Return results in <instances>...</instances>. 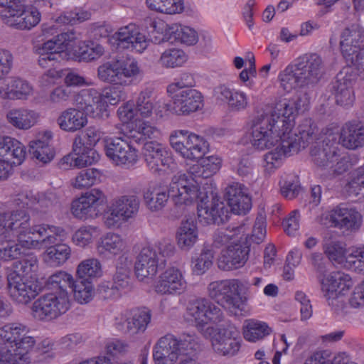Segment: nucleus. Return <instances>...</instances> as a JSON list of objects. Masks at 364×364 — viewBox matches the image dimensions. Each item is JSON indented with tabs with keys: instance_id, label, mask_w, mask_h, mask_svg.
Here are the masks:
<instances>
[{
	"instance_id": "2eb2a0df",
	"label": "nucleus",
	"mask_w": 364,
	"mask_h": 364,
	"mask_svg": "<svg viewBox=\"0 0 364 364\" xmlns=\"http://www.w3.org/2000/svg\"><path fill=\"white\" fill-rule=\"evenodd\" d=\"M74 30L63 32L47 41L39 46H36V50L39 54L38 64L42 68L48 67L49 63L58 62L63 59L66 55L68 43L76 39Z\"/></svg>"
},
{
	"instance_id": "aec40b11",
	"label": "nucleus",
	"mask_w": 364,
	"mask_h": 364,
	"mask_svg": "<svg viewBox=\"0 0 364 364\" xmlns=\"http://www.w3.org/2000/svg\"><path fill=\"white\" fill-rule=\"evenodd\" d=\"M187 282L184 272L177 267H169L158 277L154 286L160 295L176 296L186 291Z\"/></svg>"
},
{
	"instance_id": "c9c22d12",
	"label": "nucleus",
	"mask_w": 364,
	"mask_h": 364,
	"mask_svg": "<svg viewBox=\"0 0 364 364\" xmlns=\"http://www.w3.org/2000/svg\"><path fill=\"white\" fill-rule=\"evenodd\" d=\"M52 245L46 247L43 254V262L50 267H58L63 265L71 256V247L65 243Z\"/></svg>"
},
{
	"instance_id": "864d4df0",
	"label": "nucleus",
	"mask_w": 364,
	"mask_h": 364,
	"mask_svg": "<svg viewBox=\"0 0 364 364\" xmlns=\"http://www.w3.org/2000/svg\"><path fill=\"white\" fill-rule=\"evenodd\" d=\"M213 254L210 250L203 249L200 254L192 258L191 269L194 274L202 275L213 265Z\"/></svg>"
},
{
	"instance_id": "e433bc0d",
	"label": "nucleus",
	"mask_w": 364,
	"mask_h": 364,
	"mask_svg": "<svg viewBox=\"0 0 364 364\" xmlns=\"http://www.w3.org/2000/svg\"><path fill=\"white\" fill-rule=\"evenodd\" d=\"M330 91L334 95L337 105L346 107L353 104L354 96L350 78L337 75L330 86Z\"/></svg>"
},
{
	"instance_id": "052dcab7",
	"label": "nucleus",
	"mask_w": 364,
	"mask_h": 364,
	"mask_svg": "<svg viewBox=\"0 0 364 364\" xmlns=\"http://www.w3.org/2000/svg\"><path fill=\"white\" fill-rule=\"evenodd\" d=\"M347 191L355 196L364 198V165L355 169L346 186Z\"/></svg>"
},
{
	"instance_id": "20e7f679",
	"label": "nucleus",
	"mask_w": 364,
	"mask_h": 364,
	"mask_svg": "<svg viewBox=\"0 0 364 364\" xmlns=\"http://www.w3.org/2000/svg\"><path fill=\"white\" fill-rule=\"evenodd\" d=\"M324 67V62L318 54L303 55L280 73L281 85L287 92L296 87H314L323 77Z\"/></svg>"
},
{
	"instance_id": "680f3d73",
	"label": "nucleus",
	"mask_w": 364,
	"mask_h": 364,
	"mask_svg": "<svg viewBox=\"0 0 364 364\" xmlns=\"http://www.w3.org/2000/svg\"><path fill=\"white\" fill-rule=\"evenodd\" d=\"M100 176V172L97 168H92L82 170L75 177L73 186L77 189L90 187Z\"/></svg>"
},
{
	"instance_id": "a878e982",
	"label": "nucleus",
	"mask_w": 364,
	"mask_h": 364,
	"mask_svg": "<svg viewBox=\"0 0 364 364\" xmlns=\"http://www.w3.org/2000/svg\"><path fill=\"white\" fill-rule=\"evenodd\" d=\"M14 201L22 208H29L39 213H46L58 203V196L53 191L38 193L33 196L32 193L18 194Z\"/></svg>"
},
{
	"instance_id": "6e6d98bb",
	"label": "nucleus",
	"mask_w": 364,
	"mask_h": 364,
	"mask_svg": "<svg viewBox=\"0 0 364 364\" xmlns=\"http://www.w3.org/2000/svg\"><path fill=\"white\" fill-rule=\"evenodd\" d=\"M153 90L146 88L139 94L135 104V110L142 117H149L154 109Z\"/></svg>"
},
{
	"instance_id": "c756f323",
	"label": "nucleus",
	"mask_w": 364,
	"mask_h": 364,
	"mask_svg": "<svg viewBox=\"0 0 364 364\" xmlns=\"http://www.w3.org/2000/svg\"><path fill=\"white\" fill-rule=\"evenodd\" d=\"M115 35L119 48H131L141 53L148 46L145 36L141 33L136 25L133 23L122 27Z\"/></svg>"
},
{
	"instance_id": "f8f14e48",
	"label": "nucleus",
	"mask_w": 364,
	"mask_h": 364,
	"mask_svg": "<svg viewBox=\"0 0 364 364\" xmlns=\"http://www.w3.org/2000/svg\"><path fill=\"white\" fill-rule=\"evenodd\" d=\"M318 128L311 119H305L298 127V134H295L296 138L291 139L286 135L288 140L283 142L276 148L277 156H272V159H278L279 157H290L295 153H298L301 148L304 149L309 144L318 139Z\"/></svg>"
},
{
	"instance_id": "72a5a7b5",
	"label": "nucleus",
	"mask_w": 364,
	"mask_h": 364,
	"mask_svg": "<svg viewBox=\"0 0 364 364\" xmlns=\"http://www.w3.org/2000/svg\"><path fill=\"white\" fill-rule=\"evenodd\" d=\"M126 242L121 235L109 232L102 237L97 244V254L105 258H109L122 253Z\"/></svg>"
},
{
	"instance_id": "4468645a",
	"label": "nucleus",
	"mask_w": 364,
	"mask_h": 364,
	"mask_svg": "<svg viewBox=\"0 0 364 364\" xmlns=\"http://www.w3.org/2000/svg\"><path fill=\"white\" fill-rule=\"evenodd\" d=\"M107 197L99 188H92L71 203L70 212L74 218L85 220L97 217L100 213V207L106 204Z\"/></svg>"
},
{
	"instance_id": "4c0bfd02",
	"label": "nucleus",
	"mask_w": 364,
	"mask_h": 364,
	"mask_svg": "<svg viewBox=\"0 0 364 364\" xmlns=\"http://www.w3.org/2000/svg\"><path fill=\"white\" fill-rule=\"evenodd\" d=\"M198 236V228L193 220L182 221L176 235L177 245L182 250H189L197 242Z\"/></svg>"
},
{
	"instance_id": "69168bd1",
	"label": "nucleus",
	"mask_w": 364,
	"mask_h": 364,
	"mask_svg": "<svg viewBox=\"0 0 364 364\" xmlns=\"http://www.w3.org/2000/svg\"><path fill=\"white\" fill-rule=\"evenodd\" d=\"M144 156L151 159H168L171 157V151L162 144L153 141L147 142L144 146Z\"/></svg>"
},
{
	"instance_id": "39448f33",
	"label": "nucleus",
	"mask_w": 364,
	"mask_h": 364,
	"mask_svg": "<svg viewBox=\"0 0 364 364\" xmlns=\"http://www.w3.org/2000/svg\"><path fill=\"white\" fill-rule=\"evenodd\" d=\"M198 348L197 338L193 334L183 333L176 338L167 334L161 337L153 349L155 364H199L190 357Z\"/></svg>"
},
{
	"instance_id": "774afa93",
	"label": "nucleus",
	"mask_w": 364,
	"mask_h": 364,
	"mask_svg": "<svg viewBox=\"0 0 364 364\" xmlns=\"http://www.w3.org/2000/svg\"><path fill=\"white\" fill-rule=\"evenodd\" d=\"M15 267L18 273L21 272L25 275L36 272L38 269V259L34 255H28L22 260L15 264Z\"/></svg>"
},
{
	"instance_id": "473e14b6",
	"label": "nucleus",
	"mask_w": 364,
	"mask_h": 364,
	"mask_svg": "<svg viewBox=\"0 0 364 364\" xmlns=\"http://www.w3.org/2000/svg\"><path fill=\"white\" fill-rule=\"evenodd\" d=\"M340 141L349 149H356L364 145V125L360 122L346 123L342 128Z\"/></svg>"
},
{
	"instance_id": "4be33fe9",
	"label": "nucleus",
	"mask_w": 364,
	"mask_h": 364,
	"mask_svg": "<svg viewBox=\"0 0 364 364\" xmlns=\"http://www.w3.org/2000/svg\"><path fill=\"white\" fill-rule=\"evenodd\" d=\"M247 235L232 245H228L221 252L218 259V267L225 271L236 269L247 262L250 251Z\"/></svg>"
},
{
	"instance_id": "3c124183",
	"label": "nucleus",
	"mask_w": 364,
	"mask_h": 364,
	"mask_svg": "<svg viewBox=\"0 0 364 364\" xmlns=\"http://www.w3.org/2000/svg\"><path fill=\"white\" fill-rule=\"evenodd\" d=\"M146 2L151 10L167 14L180 13L183 10L182 0H146Z\"/></svg>"
},
{
	"instance_id": "de8ad7c7",
	"label": "nucleus",
	"mask_w": 364,
	"mask_h": 364,
	"mask_svg": "<svg viewBox=\"0 0 364 364\" xmlns=\"http://www.w3.org/2000/svg\"><path fill=\"white\" fill-rule=\"evenodd\" d=\"M102 266L96 258H88L82 260L77 267V274L80 279L90 280L102 275Z\"/></svg>"
},
{
	"instance_id": "1a4fd4ad",
	"label": "nucleus",
	"mask_w": 364,
	"mask_h": 364,
	"mask_svg": "<svg viewBox=\"0 0 364 364\" xmlns=\"http://www.w3.org/2000/svg\"><path fill=\"white\" fill-rule=\"evenodd\" d=\"M55 292L41 296L32 304L33 316L43 321L55 319L65 314L70 309L68 291L54 289Z\"/></svg>"
},
{
	"instance_id": "f3484780",
	"label": "nucleus",
	"mask_w": 364,
	"mask_h": 364,
	"mask_svg": "<svg viewBox=\"0 0 364 364\" xmlns=\"http://www.w3.org/2000/svg\"><path fill=\"white\" fill-rule=\"evenodd\" d=\"M172 102L165 105L166 110L177 115H188L200 109L203 107V96L193 88L182 90L167 91Z\"/></svg>"
},
{
	"instance_id": "58836bf2",
	"label": "nucleus",
	"mask_w": 364,
	"mask_h": 364,
	"mask_svg": "<svg viewBox=\"0 0 364 364\" xmlns=\"http://www.w3.org/2000/svg\"><path fill=\"white\" fill-rule=\"evenodd\" d=\"M105 152L110 159H135L137 157L136 149L122 138L107 141Z\"/></svg>"
},
{
	"instance_id": "79ce46f5",
	"label": "nucleus",
	"mask_w": 364,
	"mask_h": 364,
	"mask_svg": "<svg viewBox=\"0 0 364 364\" xmlns=\"http://www.w3.org/2000/svg\"><path fill=\"white\" fill-rule=\"evenodd\" d=\"M245 227L238 226L232 229L218 230L213 235V247L220 248L240 242L245 236Z\"/></svg>"
},
{
	"instance_id": "7ed1b4c3",
	"label": "nucleus",
	"mask_w": 364,
	"mask_h": 364,
	"mask_svg": "<svg viewBox=\"0 0 364 364\" xmlns=\"http://www.w3.org/2000/svg\"><path fill=\"white\" fill-rule=\"evenodd\" d=\"M0 364H29L36 340L26 325L9 323L0 328Z\"/></svg>"
},
{
	"instance_id": "2f4dec72",
	"label": "nucleus",
	"mask_w": 364,
	"mask_h": 364,
	"mask_svg": "<svg viewBox=\"0 0 364 364\" xmlns=\"http://www.w3.org/2000/svg\"><path fill=\"white\" fill-rule=\"evenodd\" d=\"M209 151V144L203 137L195 134L187 136L181 156L186 159H220L213 155L205 156Z\"/></svg>"
},
{
	"instance_id": "bf43d9fd",
	"label": "nucleus",
	"mask_w": 364,
	"mask_h": 364,
	"mask_svg": "<svg viewBox=\"0 0 364 364\" xmlns=\"http://www.w3.org/2000/svg\"><path fill=\"white\" fill-rule=\"evenodd\" d=\"M324 252L328 259L336 264H346V249L342 243L331 241L324 245Z\"/></svg>"
},
{
	"instance_id": "c03bdc74",
	"label": "nucleus",
	"mask_w": 364,
	"mask_h": 364,
	"mask_svg": "<svg viewBox=\"0 0 364 364\" xmlns=\"http://www.w3.org/2000/svg\"><path fill=\"white\" fill-rule=\"evenodd\" d=\"M168 198H170L168 192L166 193V191L156 187L149 188L144 193V203L152 212H156L163 209Z\"/></svg>"
},
{
	"instance_id": "bb28decb",
	"label": "nucleus",
	"mask_w": 364,
	"mask_h": 364,
	"mask_svg": "<svg viewBox=\"0 0 364 364\" xmlns=\"http://www.w3.org/2000/svg\"><path fill=\"white\" fill-rule=\"evenodd\" d=\"M75 102L77 108L86 116L101 117L105 112V105L102 95L95 89H85L75 97Z\"/></svg>"
},
{
	"instance_id": "6e6552de",
	"label": "nucleus",
	"mask_w": 364,
	"mask_h": 364,
	"mask_svg": "<svg viewBox=\"0 0 364 364\" xmlns=\"http://www.w3.org/2000/svg\"><path fill=\"white\" fill-rule=\"evenodd\" d=\"M140 72L134 60L117 57L106 61L97 68V77L102 82L127 86L131 84V77Z\"/></svg>"
},
{
	"instance_id": "ea45409f",
	"label": "nucleus",
	"mask_w": 364,
	"mask_h": 364,
	"mask_svg": "<svg viewBox=\"0 0 364 364\" xmlns=\"http://www.w3.org/2000/svg\"><path fill=\"white\" fill-rule=\"evenodd\" d=\"M272 333V328L262 321L255 318L246 319L242 326V334L246 341L257 342Z\"/></svg>"
},
{
	"instance_id": "a211bd4d",
	"label": "nucleus",
	"mask_w": 364,
	"mask_h": 364,
	"mask_svg": "<svg viewBox=\"0 0 364 364\" xmlns=\"http://www.w3.org/2000/svg\"><path fill=\"white\" fill-rule=\"evenodd\" d=\"M7 284L11 298L21 304H28L38 294L39 287L36 282L13 271L7 276Z\"/></svg>"
},
{
	"instance_id": "338daca9",
	"label": "nucleus",
	"mask_w": 364,
	"mask_h": 364,
	"mask_svg": "<svg viewBox=\"0 0 364 364\" xmlns=\"http://www.w3.org/2000/svg\"><path fill=\"white\" fill-rule=\"evenodd\" d=\"M154 250L155 254L158 255L160 259H166L172 257L175 253V246L169 239L163 238L152 245L146 246Z\"/></svg>"
},
{
	"instance_id": "393cba45",
	"label": "nucleus",
	"mask_w": 364,
	"mask_h": 364,
	"mask_svg": "<svg viewBox=\"0 0 364 364\" xmlns=\"http://www.w3.org/2000/svg\"><path fill=\"white\" fill-rule=\"evenodd\" d=\"M41 8L33 6H24L21 4L16 10L5 12L6 21L4 23L10 27L20 30H30L41 21Z\"/></svg>"
},
{
	"instance_id": "4d7b16f0",
	"label": "nucleus",
	"mask_w": 364,
	"mask_h": 364,
	"mask_svg": "<svg viewBox=\"0 0 364 364\" xmlns=\"http://www.w3.org/2000/svg\"><path fill=\"white\" fill-rule=\"evenodd\" d=\"M90 18V11L75 9L73 11L64 12L56 18L55 21L60 24L75 26L88 21Z\"/></svg>"
},
{
	"instance_id": "603ef678",
	"label": "nucleus",
	"mask_w": 364,
	"mask_h": 364,
	"mask_svg": "<svg viewBox=\"0 0 364 364\" xmlns=\"http://www.w3.org/2000/svg\"><path fill=\"white\" fill-rule=\"evenodd\" d=\"M7 90L10 91L11 98L25 99L32 92L29 83L21 78L12 77L6 80Z\"/></svg>"
},
{
	"instance_id": "5701e85b",
	"label": "nucleus",
	"mask_w": 364,
	"mask_h": 364,
	"mask_svg": "<svg viewBox=\"0 0 364 364\" xmlns=\"http://www.w3.org/2000/svg\"><path fill=\"white\" fill-rule=\"evenodd\" d=\"M321 291L329 305L339 302L338 296L353 285L351 277L343 272H333L326 275L321 282Z\"/></svg>"
},
{
	"instance_id": "dca6fc26",
	"label": "nucleus",
	"mask_w": 364,
	"mask_h": 364,
	"mask_svg": "<svg viewBox=\"0 0 364 364\" xmlns=\"http://www.w3.org/2000/svg\"><path fill=\"white\" fill-rule=\"evenodd\" d=\"M187 313L200 331L209 323L218 324L222 322L225 318L223 310L206 298H199L191 301Z\"/></svg>"
},
{
	"instance_id": "0e129e2a",
	"label": "nucleus",
	"mask_w": 364,
	"mask_h": 364,
	"mask_svg": "<svg viewBox=\"0 0 364 364\" xmlns=\"http://www.w3.org/2000/svg\"><path fill=\"white\" fill-rule=\"evenodd\" d=\"M282 195L287 199L296 198L301 191L298 179L295 176H288L279 182Z\"/></svg>"
},
{
	"instance_id": "b1692460",
	"label": "nucleus",
	"mask_w": 364,
	"mask_h": 364,
	"mask_svg": "<svg viewBox=\"0 0 364 364\" xmlns=\"http://www.w3.org/2000/svg\"><path fill=\"white\" fill-rule=\"evenodd\" d=\"M210 195V201L204 200L198 205V220L206 225L223 223L229 218V211L218 196Z\"/></svg>"
},
{
	"instance_id": "8fccbe9b",
	"label": "nucleus",
	"mask_w": 364,
	"mask_h": 364,
	"mask_svg": "<svg viewBox=\"0 0 364 364\" xmlns=\"http://www.w3.org/2000/svg\"><path fill=\"white\" fill-rule=\"evenodd\" d=\"M168 33L171 38L186 45H193L198 41L196 32L188 26L174 24L169 27Z\"/></svg>"
},
{
	"instance_id": "37998d69",
	"label": "nucleus",
	"mask_w": 364,
	"mask_h": 364,
	"mask_svg": "<svg viewBox=\"0 0 364 364\" xmlns=\"http://www.w3.org/2000/svg\"><path fill=\"white\" fill-rule=\"evenodd\" d=\"M188 164V173L196 178H206L216 173L221 167V164L213 161H191Z\"/></svg>"
},
{
	"instance_id": "cd10ccee",
	"label": "nucleus",
	"mask_w": 364,
	"mask_h": 364,
	"mask_svg": "<svg viewBox=\"0 0 364 364\" xmlns=\"http://www.w3.org/2000/svg\"><path fill=\"white\" fill-rule=\"evenodd\" d=\"M166 259H161L155 254L154 250L144 247L140 251L134 265L135 274L137 278L143 280L155 276L159 267L164 266Z\"/></svg>"
},
{
	"instance_id": "09e8293b",
	"label": "nucleus",
	"mask_w": 364,
	"mask_h": 364,
	"mask_svg": "<svg viewBox=\"0 0 364 364\" xmlns=\"http://www.w3.org/2000/svg\"><path fill=\"white\" fill-rule=\"evenodd\" d=\"M0 241V260L10 262L21 258L24 252L16 240H11V237H2Z\"/></svg>"
},
{
	"instance_id": "a19ab883",
	"label": "nucleus",
	"mask_w": 364,
	"mask_h": 364,
	"mask_svg": "<svg viewBox=\"0 0 364 364\" xmlns=\"http://www.w3.org/2000/svg\"><path fill=\"white\" fill-rule=\"evenodd\" d=\"M38 117V114L36 112L23 109H11L6 114L7 120L12 126L23 130L33 127Z\"/></svg>"
},
{
	"instance_id": "423d86ee",
	"label": "nucleus",
	"mask_w": 364,
	"mask_h": 364,
	"mask_svg": "<svg viewBox=\"0 0 364 364\" xmlns=\"http://www.w3.org/2000/svg\"><path fill=\"white\" fill-rule=\"evenodd\" d=\"M52 137L50 132H46L43 138L31 141L28 144V156L33 159H53L58 154L55 149L49 144V139ZM100 155L93 148L85 146L82 139L75 137L73 144L72 152L60 156V159H99Z\"/></svg>"
},
{
	"instance_id": "a18cd8bd",
	"label": "nucleus",
	"mask_w": 364,
	"mask_h": 364,
	"mask_svg": "<svg viewBox=\"0 0 364 364\" xmlns=\"http://www.w3.org/2000/svg\"><path fill=\"white\" fill-rule=\"evenodd\" d=\"M8 154L18 159H25L26 147L19 141L14 138L0 136V156L4 157Z\"/></svg>"
},
{
	"instance_id": "6ab92c4d",
	"label": "nucleus",
	"mask_w": 364,
	"mask_h": 364,
	"mask_svg": "<svg viewBox=\"0 0 364 364\" xmlns=\"http://www.w3.org/2000/svg\"><path fill=\"white\" fill-rule=\"evenodd\" d=\"M116 323L117 328L125 334L134 336L145 332L151 320V312L146 308L127 310Z\"/></svg>"
},
{
	"instance_id": "412c9836",
	"label": "nucleus",
	"mask_w": 364,
	"mask_h": 364,
	"mask_svg": "<svg viewBox=\"0 0 364 364\" xmlns=\"http://www.w3.org/2000/svg\"><path fill=\"white\" fill-rule=\"evenodd\" d=\"M238 331L232 323H228L217 329L211 338L213 350L223 356H233L240 350V343L237 338Z\"/></svg>"
},
{
	"instance_id": "7c9ffc66",
	"label": "nucleus",
	"mask_w": 364,
	"mask_h": 364,
	"mask_svg": "<svg viewBox=\"0 0 364 364\" xmlns=\"http://www.w3.org/2000/svg\"><path fill=\"white\" fill-rule=\"evenodd\" d=\"M364 42V28L358 23L346 26L341 33L340 46L343 58H349L350 53L360 48Z\"/></svg>"
},
{
	"instance_id": "9d476101",
	"label": "nucleus",
	"mask_w": 364,
	"mask_h": 364,
	"mask_svg": "<svg viewBox=\"0 0 364 364\" xmlns=\"http://www.w3.org/2000/svg\"><path fill=\"white\" fill-rule=\"evenodd\" d=\"M140 206V200L135 195H122L114 198L102 220L109 229L119 228L121 225L136 217Z\"/></svg>"
},
{
	"instance_id": "0eeeda50",
	"label": "nucleus",
	"mask_w": 364,
	"mask_h": 364,
	"mask_svg": "<svg viewBox=\"0 0 364 364\" xmlns=\"http://www.w3.org/2000/svg\"><path fill=\"white\" fill-rule=\"evenodd\" d=\"M170 198L176 205H191L209 198L203 179L185 173L174 176L168 186Z\"/></svg>"
},
{
	"instance_id": "f257e3e1",
	"label": "nucleus",
	"mask_w": 364,
	"mask_h": 364,
	"mask_svg": "<svg viewBox=\"0 0 364 364\" xmlns=\"http://www.w3.org/2000/svg\"><path fill=\"white\" fill-rule=\"evenodd\" d=\"M309 103L306 93L277 102L269 112L255 116L251 125V142L257 149H270L279 141L283 142L295 124V118Z\"/></svg>"
},
{
	"instance_id": "ddd939ff",
	"label": "nucleus",
	"mask_w": 364,
	"mask_h": 364,
	"mask_svg": "<svg viewBox=\"0 0 364 364\" xmlns=\"http://www.w3.org/2000/svg\"><path fill=\"white\" fill-rule=\"evenodd\" d=\"M51 289H70L76 301L80 304L88 303L93 296V285L90 280L79 279L75 281L73 276L64 271H58L48 279Z\"/></svg>"
},
{
	"instance_id": "9b49d317",
	"label": "nucleus",
	"mask_w": 364,
	"mask_h": 364,
	"mask_svg": "<svg viewBox=\"0 0 364 364\" xmlns=\"http://www.w3.org/2000/svg\"><path fill=\"white\" fill-rule=\"evenodd\" d=\"M241 282L237 279H226L211 282L208 287L209 296L220 303L234 314L244 311L247 299L241 296Z\"/></svg>"
},
{
	"instance_id": "5fc2aeb1",
	"label": "nucleus",
	"mask_w": 364,
	"mask_h": 364,
	"mask_svg": "<svg viewBox=\"0 0 364 364\" xmlns=\"http://www.w3.org/2000/svg\"><path fill=\"white\" fill-rule=\"evenodd\" d=\"M225 197L228 201L229 206H236V198H240L241 203L245 206L248 202V193L247 189L243 184L232 182L230 183L225 188Z\"/></svg>"
},
{
	"instance_id": "c85d7f7f",
	"label": "nucleus",
	"mask_w": 364,
	"mask_h": 364,
	"mask_svg": "<svg viewBox=\"0 0 364 364\" xmlns=\"http://www.w3.org/2000/svg\"><path fill=\"white\" fill-rule=\"evenodd\" d=\"M327 218L334 227L350 230H358L362 222L361 215L346 205H339L331 210Z\"/></svg>"
},
{
	"instance_id": "f704fd0d",
	"label": "nucleus",
	"mask_w": 364,
	"mask_h": 364,
	"mask_svg": "<svg viewBox=\"0 0 364 364\" xmlns=\"http://www.w3.org/2000/svg\"><path fill=\"white\" fill-rule=\"evenodd\" d=\"M57 123L61 129L75 132L85 127L87 119L86 114L78 108H68L60 113Z\"/></svg>"
},
{
	"instance_id": "49530a36",
	"label": "nucleus",
	"mask_w": 364,
	"mask_h": 364,
	"mask_svg": "<svg viewBox=\"0 0 364 364\" xmlns=\"http://www.w3.org/2000/svg\"><path fill=\"white\" fill-rule=\"evenodd\" d=\"M100 229L94 225H82L73 235V242L80 247H85L100 235Z\"/></svg>"
},
{
	"instance_id": "e2e57ef3",
	"label": "nucleus",
	"mask_w": 364,
	"mask_h": 364,
	"mask_svg": "<svg viewBox=\"0 0 364 364\" xmlns=\"http://www.w3.org/2000/svg\"><path fill=\"white\" fill-rule=\"evenodd\" d=\"M346 266L364 274V247L353 248L346 256Z\"/></svg>"
},
{
	"instance_id": "13d9d810",
	"label": "nucleus",
	"mask_w": 364,
	"mask_h": 364,
	"mask_svg": "<svg viewBox=\"0 0 364 364\" xmlns=\"http://www.w3.org/2000/svg\"><path fill=\"white\" fill-rule=\"evenodd\" d=\"M186 61L185 53L180 49H168L165 50L160 58L159 62L165 68L181 66Z\"/></svg>"
},
{
	"instance_id": "f03ea898",
	"label": "nucleus",
	"mask_w": 364,
	"mask_h": 364,
	"mask_svg": "<svg viewBox=\"0 0 364 364\" xmlns=\"http://www.w3.org/2000/svg\"><path fill=\"white\" fill-rule=\"evenodd\" d=\"M15 236L16 242L25 250H40L58 240H63L67 232L60 226L46 223L31 225V216L24 209L11 210L6 225L5 237Z\"/></svg>"
}]
</instances>
